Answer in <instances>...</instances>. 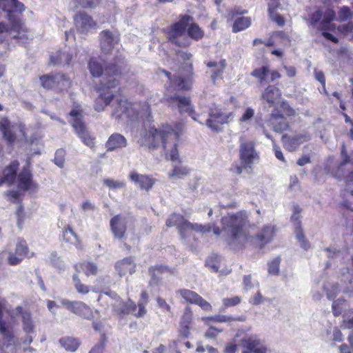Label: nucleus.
Segmentation results:
<instances>
[{
	"mask_svg": "<svg viewBox=\"0 0 353 353\" xmlns=\"http://www.w3.org/2000/svg\"><path fill=\"white\" fill-rule=\"evenodd\" d=\"M172 82L178 90L188 91L192 87V80L186 79L183 77H174Z\"/></svg>",
	"mask_w": 353,
	"mask_h": 353,
	"instance_id": "obj_43",
	"label": "nucleus"
},
{
	"mask_svg": "<svg viewBox=\"0 0 353 353\" xmlns=\"http://www.w3.org/2000/svg\"><path fill=\"white\" fill-rule=\"evenodd\" d=\"M103 184L112 190H117L124 188L125 183L123 181H115L112 179H104Z\"/></svg>",
	"mask_w": 353,
	"mask_h": 353,
	"instance_id": "obj_49",
	"label": "nucleus"
},
{
	"mask_svg": "<svg viewBox=\"0 0 353 353\" xmlns=\"http://www.w3.org/2000/svg\"><path fill=\"white\" fill-rule=\"evenodd\" d=\"M59 343L67 351L75 352L81 345V341L72 336H64L59 339Z\"/></svg>",
	"mask_w": 353,
	"mask_h": 353,
	"instance_id": "obj_35",
	"label": "nucleus"
},
{
	"mask_svg": "<svg viewBox=\"0 0 353 353\" xmlns=\"http://www.w3.org/2000/svg\"><path fill=\"white\" fill-rule=\"evenodd\" d=\"M332 312H333L334 316H339L341 314L342 310H343V308L341 307V300L334 301L332 303Z\"/></svg>",
	"mask_w": 353,
	"mask_h": 353,
	"instance_id": "obj_60",
	"label": "nucleus"
},
{
	"mask_svg": "<svg viewBox=\"0 0 353 353\" xmlns=\"http://www.w3.org/2000/svg\"><path fill=\"white\" fill-rule=\"evenodd\" d=\"M57 72L49 74H43L39 77L41 86L46 90H54L56 81H57Z\"/></svg>",
	"mask_w": 353,
	"mask_h": 353,
	"instance_id": "obj_38",
	"label": "nucleus"
},
{
	"mask_svg": "<svg viewBox=\"0 0 353 353\" xmlns=\"http://www.w3.org/2000/svg\"><path fill=\"white\" fill-rule=\"evenodd\" d=\"M232 112H225L221 108L214 106L209 108L208 118L205 120V124L212 131L219 132L222 130L223 125L228 123L233 117Z\"/></svg>",
	"mask_w": 353,
	"mask_h": 353,
	"instance_id": "obj_10",
	"label": "nucleus"
},
{
	"mask_svg": "<svg viewBox=\"0 0 353 353\" xmlns=\"http://www.w3.org/2000/svg\"><path fill=\"white\" fill-rule=\"evenodd\" d=\"M158 306L161 308L163 311L170 312H171V306L166 302V301L161 297L158 296L156 299Z\"/></svg>",
	"mask_w": 353,
	"mask_h": 353,
	"instance_id": "obj_58",
	"label": "nucleus"
},
{
	"mask_svg": "<svg viewBox=\"0 0 353 353\" xmlns=\"http://www.w3.org/2000/svg\"><path fill=\"white\" fill-rule=\"evenodd\" d=\"M296 229H295V233H296V236L297 239L301 243H306V244H308L305 240V238L304 236V232L301 228V223L300 224H298V223H296Z\"/></svg>",
	"mask_w": 353,
	"mask_h": 353,
	"instance_id": "obj_55",
	"label": "nucleus"
},
{
	"mask_svg": "<svg viewBox=\"0 0 353 353\" xmlns=\"http://www.w3.org/2000/svg\"><path fill=\"white\" fill-rule=\"evenodd\" d=\"M165 225L168 228L176 227L179 234L182 239H186L190 232L195 231L201 233L210 232L211 228L208 224L201 225L192 223L185 217L176 212L172 213L165 221Z\"/></svg>",
	"mask_w": 353,
	"mask_h": 353,
	"instance_id": "obj_7",
	"label": "nucleus"
},
{
	"mask_svg": "<svg viewBox=\"0 0 353 353\" xmlns=\"http://www.w3.org/2000/svg\"><path fill=\"white\" fill-rule=\"evenodd\" d=\"M185 130L184 124L181 122H175L172 124L163 123L159 128L150 127L145 134L139 139V143L148 149H156L161 143L163 150H167L168 139L173 138L174 142L169 152H165L166 156L172 161L181 163L178 151V141Z\"/></svg>",
	"mask_w": 353,
	"mask_h": 353,
	"instance_id": "obj_1",
	"label": "nucleus"
},
{
	"mask_svg": "<svg viewBox=\"0 0 353 353\" xmlns=\"http://www.w3.org/2000/svg\"><path fill=\"white\" fill-rule=\"evenodd\" d=\"M17 178L19 188L24 191L37 188V184L33 181L32 174L28 165L23 167Z\"/></svg>",
	"mask_w": 353,
	"mask_h": 353,
	"instance_id": "obj_22",
	"label": "nucleus"
},
{
	"mask_svg": "<svg viewBox=\"0 0 353 353\" xmlns=\"http://www.w3.org/2000/svg\"><path fill=\"white\" fill-rule=\"evenodd\" d=\"M274 235V227L265 225L256 234V239L260 242L261 247L271 241Z\"/></svg>",
	"mask_w": 353,
	"mask_h": 353,
	"instance_id": "obj_32",
	"label": "nucleus"
},
{
	"mask_svg": "<svg viewBox=\"0 0 353 353\" xmlns=\"http://www.w3.org/2000/svg\"><path fill=\"white\" fill-rule=\"evenodd\" d=\"M178 21L163 30L168 42L179 48L190 47V39L198 41L205 36L204 30L189 14H180Z\"/></svg>",
	"mask_w": 353,
	"mask_h": 353,
	"instance_id": "obj_2",
	"label": "nucleus"
},
{
	"mask_svg": "<svg viewBox=\"0 0 353 353\" xmlns=\"http://www.w3.org/2000/svg\"><path fill=\"white\" fill-rule=\"evenodd\" d=\"M113 114L117 119H120L123 116L129 119L132 118L135 115L133 103L127 100H119Z\"/></svg>",
	"mask_w": 353,
	"mask_h": 353,
	"instance_id": "obj_24",
	"label": "nucleus"
},
{
	"mask_svg": "<svg viewBox=\"0 0 353 353\" xmlns=\"http://www.w3.org/2000/svg\"><path fill=\"white\" fill-rule=\"evenodd\" d=\"M260 159L259 152L255 149V143L253 141L241 142L239 146V160L241 165L234 163L231 165L230 171L234 174H241L243 170H252V165Z\"/></svg>",
	"mask_w": 353,
	"mask_h": 353,
	"instance_id": "obj_6",
	"label": "nucleus"
},
{
	"mask_svg": "<svg viewBox=\"0 0 353 353\" xmlns=\"http://www.w3.org/2000/svg\"><path fill=\"white\" fill-rule=\"evenodd\" d=\"M281 97V90L273 85H268L261 94L262 100L265 101L270 107L273 106Z\"/></svg>",
	"mask_w": 353,
	"mask_h": 353,
	"instance_id": "obj_26",
	"label": "nucleus"
},
{
	"mask_svg": "<svg viewBox=\"0 0 353 353\" xmlns=\"http://www.w3.org/2000/svg\"><path fill=\"white\" fill-rule=\"evenodd\" d=\"M222 330H219L214 327H210L205 332V336L210 339H214L216 337L219 332H221Z\"/></svg>",
	"mask_w": 353,
	"mask_h": 353,
	"instance_id": "obj_61",
	"label": "nucleus"
},
{
	"mask_svg": "<svg viewBox=\"0 0 353 353\" xmlns=\"http://www.w3.org/2000/svg\"><path fill=\"white\" fill-rule=\"evenodd\" d=\"M193 311L190 306L187 305L184 307L183 314L180 317L178 330L179 337L183 339H188L191 334V330L193 328Z\"/></svg>",
	"mask_w": 353,
	"mask_h": 353,
	"instance_id": "obj_16",
	"label": "nucleus"
},
{
	"mask_svg": "<svg viewBox=\"0 0 353 353\" xmlns=\"http://www.w3.org/2000/svg\"><path fill=\"white\" fill-rule=\"evenodd\" d=\"M57 81H56L55 90L58 93L68 91L72 86L70 78L62 72H57Z\"/></svg>",
	"mask_w": 353,
	"mask_h": 353,
	"instance_id": "obj_33",
	"label": "nucleus"
},
{
	"mask_svg": "<svg viewBox=\"0 0 353 353\" xmlns=\"http://www.w3.org/2000/svg\"><path fill=\"white\" fill-rule=\"evenodd\" d=\"M176 293L181 296L185 303L196 305L205 312H211L212 310L211 304L195 291L181 288Z\"/></svg>",
	"mask_w": 353,
	"mask_h": 353,
	"instance_id": "obj_13",
	"label": "nucleus"
},
{
	"mask_svg": "<svg viewBox=\"0 0 353 353\" xmlns=\"http://www.w3.org/2000/svg\"><path fill=\"white\" fill-rule=\"evenodd\" d=\"M0 332L6 337V338H11L12 332L8 330L6 323L0 320Z\"/></svg>",
	"mask_w": 353,
	"mask_h": 353,
	"instance_id": "obj_62",
	"label": "nucleus"
},
{
	"mask_svg": "<svg viewBox=\"0 0 353 353\" xmlns=\"http://www.w3.org/2000/svg\"><path fill=\"white\" fill-rule=\"evenodd\" d=\"M205 64L208 68H214V69L212 71L211 79L215 82L216 80L221 77L226 68V61L225 59H221L219 62H216L215 61H205Z\"/></svg>",
	"mask_w": 353,
	"mask_h": 353,
	"instance_id": "obj_31",
	"label": "nucleus"
},
{
	"mask_svg": "<svg viewBox=\"0 0 353 353\" xmlns=\"http://www.w3.org/2000/svg\"><path fill=\"white\" fill-rule=\"evenodd\" d=\"M165 101L169 107L176 109L181 114H188L194 121H198L199 114L195 112L191 97L176 93L166 94Z\"/></svg>",
	"mask_w": 353,
	"mask_h": 353,
	"instance_id": "obj_8",
	"label": "nucleus"
},
{
	"mask_svg": "<svg viewBox=\"0 0 353 353\" xmlns=\"http://www.w3.org/2000/svg\"><path fill=\"white\" fill-rule=\"evenodd\" d=\"M100 43L103 49L111 50L114 46V37L112 32L108 30H103L100 33Z\"/></svg>",
	"mask_w": 353,
	"mask_h": 353,
	"instance_id": "obj_37",
	"label": "nucleus"
},
{
	"mask_svg": "<svg viewBox=\"0 0 353 353\" xmlns=\"http://www.w3.org/2000/svg\"><path fill=\"white\" fill-rule=\"evenodd\" d=\"M72 281L79 294H86L90 291V287L82 283L77 273L72 275Z\"/></svg>",
	"mask_w": 353,
	"mask_h": 353,
	"instance_id": "obj_44",
	"label": "nucleus"
},
{
	"mask_svg": "<svg viewBox=\"0 0 353 353\" xmlns=\"http://www.w3.org/2000/svg\"><path fill=\"white\" fill-rule=\"evenodd\" d=\"M77 274L81 271L87 276H94L97 274L98 268L97 265L91 261H84L75 265L74 266Z\"/></svg>",
	"mask_w": 353,
	"mask_h": 353,
	"instance_id": "obj_34",
	"label": "nucleus"
},
{
	"mask_svg": "<svg viewBox=\"0 0 353 353\" xmlns=\"http://www.w3.org/2000/svg\"><path fill=\"white\" fill-rule=\"evenodd\" d=\"M309 140H310V135L307 132L294 136H288L284 134L281 137L284 148L289 151H294L301 143Z\"/></svg>",
	"mask_w": 353,
	"mask_h": 353,
	"instance_id": "obj_20",
	"label": "nucleus"
},
{
	"mask_svg": "<svg viewBox=\"0 0 353 353\" xmlns=\"http://www.w3.org/2000/svg\"><path fill=\"white\" fill-rule=\"evenodd\" d=\"M269 72V67L267 65H263L260 68L254 69L251 72V76L256 79L259 83L262 85L266 82V77Z\"/></svg>",
	"mask_w": 353,
	"mask_h": 353,
	"instance_id": "obj_41",
	"label": "nucleus"
},
{
	"mask_svg": "<svg viewBox=\"0 0 353 353\" xmlns=\"http://www.w3.org/2000/svg\"><path fill=\"white\" fill-rule=\"evenodd\" d=\"M336 12L332 8H328L324 13L318 9L309 15V19L312 25H316L320 22V30H330V23L334 20Z\"/></svg>",
	"mask_w": 353,
	"mask_h": 353,
	"instance_id": "obj_14",
	"label": "nucleus"
},
{
	"mask_svg": "<svg viewBox=\"0 0 353 353\" xmlns=\"http://www.w3.org/2000/svg\"><path fill=\"white\" fill-rule=\"evenodd\" d=\"M254 115V110L252 108H248L245 112L242 114V116L239 119V121L241 123L245 122L250 119H251Z\"/></svg>",
	"mask_w": 353,
	"mask_h": 353,
	"instance_id": "obj_56",
	"label": "nucleus"
},
{
	"mask_svg": "<svg viewBox=\"0 0 353 353\" xmlns=\"http://www.w3.org/2000/svg\"><path fill=\"white\" fill-rule=\"evenodd\" d=\"M16 215L17 217V223L19 227H21L23 222L25 219V213H24V208L21 203L19 204L18 206L17 211H16Z\"/></svg>",
	"mask_w": 353,
	"mask_h": 353,
	"instance_id": "obj_54",
	"label": "nucleus"
},
{
	"mask_svg": "<svg viewBox=\"0 0 353 353\" xmlns=\"http://www.w3.org/2000/svg\"><path fill=\"white\" fill-rule=\"evenodd\" d=\"M23 259V258L21 256H19L15 253L10 252L8 257V263L10 265H17L19 264Z\"/></svg>",
	"mask_w": 353,
	"mask_h": 353,
	"instance_id": "obj_53",
	"label": "nucleus"
},
{
	"mask_svg": "<svg viewBox=\"0 0 353 353\" xmlns=\"http://www.w3.org/2000/svg\"><path fill=\"white\" fill-rule=\"evenodd\" d=\"M108 338L106 334L103 332L98 343L94 345L89 351L90 353H104Z\"/></svg>",
	"mask_w": 353,
	"mask_h": 353,
	"instance_id": "obj_45",
	"label": "nucleus"
},
{
	"mask_svg": "<svg viewBox=\"0 0 353 353\" xmlns=\"http://www.w3.org/2000/svg\"><path fill=\"white\" fill-rule=\"evenodd\" d=\"M281 263V258L276 257L270 261L268 265V273L272 275H277L279 273V266Z\"/></svg>",
	"mask_w": 353,
	"mask_h": 353,
	"instance_id": "obj_48",
	"label": "nucleus"
},
{
	"mask_svg": "<svg viewBox=\"0 0 353 353\" xmlns=\"http://www.w3.org/2000/svg\"><path fill=\"white\" fill-rule=\"evenodd\" d=\"M113 65L117 68V69L119 70L118 73L111 74L110 73V79H117V78L120 77L122 74L121 67L117 63H107L105 67L103 66L102 63H100L97 58L92 57L90 59L88 64V69L90 70V72L94 77H102V79L100 80L99 85H103V82L105 80H108V78L106 79L105 73L107 68L110 66Z\"/></svg>",
	"mask_w": 353,
	"mask_h": 353,
	"instance_id": "obj_11",
	"label": "nucleus"
},
{
	"mask_svg": "<svg viewBox=\"0 0 353 353\" xmlns=\"http://www.w3.org/2000/svg\"><path fill=\"white\" fill-rule=\"evenodd\" d=\"M148 271L150 276L148 285L150 287L159 285L162 283L163 276L165 274H172L174 272L172 269L163 264L151 265Z\"/></svg>",
	"mask_w": 353,
	"mask_h": 353,
	"instance_id": "obj_19",
	"label": "nucleus"
},
{
	"mask_svg": "<svg viewBox=\"0 0 353 353\" xmlns=\"http://www.w3.org/2000/svg\"><path fill=\"white\" fill-rule=\"evenodd\" d=\"M273 150H274V154H275V157L280 161H283V162H285V157L283 154V152L280 148V147L276 144L275 143H274L273 144Z\"/></svg>",
	"mask_w": 353,
	"mask_h": 353,
	"instance_id": "obj_64",
	"label": "nucleus"
},
{
	"mask_svg": "<svg viewBox=\"0 0 353 353\" xmlns=\"http://www.w3.org/2000/svg\"><path fill=\"white\" fill-rule=\"evenodd\" d=\"M74 24L78 32L88 34L92 30H96L97 23L84 11H79L74 16Z\"/></svg>",
	"mask_w": 353,
	"mask_h": 353,
	"instance_id": "obj_15",
	"label": "nucleus"
},
{
	"mask_svg": "<svg viewBox=\"0 0 353 353\" xmlns=\"http://www.w3.org/2000/svg\"><path fill=\"white\" fill-rule=\"evenodd\" d=\"M19 167V162L17 160L12 161L9 165L6 166L2 171V178L4 183L12 185L17 176V171Z\"/></svg>",
	"mask_w": 353,
	"mask_h": 353,
	"instance_id": "obj_27",
	"label": "nucleus"
},
{
	"mask_svg": "<svg viewBox=\"0 0 353 353\" xmlns=\"http://www.w3.org/2000/svg\"><path fill=\"white\" fill-rule=\"evenodd\" d=\"M130 179L135 184L139 185L140 189L148 191L153 186L155 179L150 175L141 174L136 172H132Z\"/></svg>",
	"mask_w": 353,
	"mask_h": 353,
	"instance_id": "obj_25",
	"label": "nucleus"
},
{
	"mask_svg": "<svg viewBox=\"0 0 353 353\" xmlns=\"http://www.w3.org/2000/svg\"><path fill=\"white\" fill-rule=\"evenodd\" d=\"M61 236L63 241L73 244L77 248L82 249L83 245L81 239L74 232L70 225H66L62 230Z\"/></svg>",
	"mask_w": 353,
	"mask_h": 353,
	"instance_id": "obj_28",
	"label": "nucleus"
},
{
	"mask_svg": "<svg viewBox=\"0 0 353 353\" xmlns=\"http://www.w3.org/2000/svg\"><path fill=\"white\" fill-rule=\"evenodd\" d=\"M72 54L59 50L57 51L54 54H52L50 56V62L53 65H58L61 63L63 60L65 64L69 65L72 61Z\"/></svg>",
	"mask_w": 353,
	"mask_h": 353,
	"instance_id": "obj_40",
	"label": "nucleus"
},
{
	"mask_svg": "<svg viewBox=\"0 0 353 353\" xmlns=\"http://www.w3.org/2000/svg\"><path fill=\"white\" fill-rule=\"evenodd\" d=\"M279 6L280 3L278 1H276L275 4H270L268 6V11L270 17L272 19V21L276 23L278 26H283L285 22L284 17L281 14L276 12Z\"/></svg>",
	"mask_w": 353,
	"mask_h": 353,
	"instance_id": "obj_39",
	"label": "nucleus"
},
{
	"mask_svg": "<svg viewBox=\"0 0 353 353\" xmlns=\"http://www.w3.org/2000/svg\"><path fill=\"white\" fill-rule=\"evenodd\" d=\"M110 226L114 238L123 239L125 237L127 225L121 214H117L110 219Z\"/></svg>",
	"mask_w": 353,
	"mask_h": 353,
	"instance_id": "obj_23",
	"label": "nucleus"
},
{
	"mask_svg": "<svg viewBox=\"0 0 353 353\" xmlns=\"http://www.w3.org/2000/svg\"><path fill=\"white\" fill-rule=\"evenodd\" d=\"M279 108L281 109V113H282L285 118L294 117L296 115V110L290 106L286 100H283L280 102Z\"/></svg>",
	"mask_w": 353,
	"mask_h": 353,
	"instance_id": "obj_46",
	"label": "nucleus"
},
{
	"mask_svg": "<svg viewBox=\"0 0 353 353\" xmlns=\"http://www.w3.org/2000/svg\"><path fill=\"white\" fill-rule=\"evenodd\" d=\"M248 217L242 211L236 213L228 214L221 219L223 231L225 232L232 241L245 236V227L248 224Z\"/></svg>",
	"mask_w": 353,
	"mask_h": 353,
	"instance_id": "obj_4",
	"label": "nucleus"
},
{
	"mask_svg": "<svg viewBox=\"0 0 353 353\" xmlns=\"http://www.w3.org/2000/svg\"><path fill=\"white\" fill-rule=\"evenodd\" d=\"M266 123L274 132L277 133H283L290 129V123L277 108L272 110Z\"/></svg>",
	"mask_w": 353,
	"mask_h": 353,
	"instance_id": "obj_17",
	"label": "nucleus"
},
{
	"mask_svg": "<svg viewBox=\"0 0 353 353\" xmlns=\"http://www.w3.org/2000/svg\"><path fill=\"white\" fill-rule=\"evenodd\" d=\"M62 304L67 310L83 319L90 320L93 317L92 309L83 301L65 299L62 301Z\"/></svg>",
	"mask_w": 353,
	"mask_h": 353,
	"instance_id": "obj_18",
	"label": "nucleus"
},
{
	"mask_svg": "<svg viewBox=\"0 0 353 353\" xmlns=\"http://www.w3.org/2000/svg\"><path fill=\"white\" fill-rule=\"evenodd\" d=\"M69 115L73 118L72 126L75 133L85 145L93 148L95 145V137L90 134L85 123L83 121L82 110L72 109L69 112Z\"/></svg>",
	"mask_w": 353,
	"mask_h": 353,
	"instance_id": "obj_9",
	"label": "nucleus"
},
{
	"mask_svg": "<svg viewBox=\"0 0 353 353\" xmlns=\"http://www.w3.org/2000/svg\"><path fill=\"white\" fill-rule=\"evenodd\" d=\"M243 348L242 353H266L267 348L263 345L261 341L253 336H245L241 341Z\"/></svg>",
	"mask_w": 353,
	"mask_h": 353,
	"instance_id": "obj_21",
	"label": "nucleus"
},
{
	"mask_svg": "<svg viewBox=\"0 0 353 353\" xmlns=\"http://www.w3.org/2000/svg\"><path fill=\"white\" fill-rule=\"evenodd\" d=\"M127 145L126 139L121 134H111L105 143L107 151H113L117 149L125 148Z\"/></svg>",
	"mask_w": 353,
	"mask_h": 353,
	"instance_id": "obj_30",
	"label": "nucleus"
},
{
	"mask_svg": "<svg viewBox=\"0 0 353 353\" xmlns=\"http://www.w3.org/2000/svg\"><path fill=\"white\" fill-rule=\"evenodd\" d=\"M190 174V169L181 164L174 165L170 172L168 173L170 179H183Z\"/></svg>",
	"mask_w": 353,
	"mask_h": 353,
	"instance_id": "obj_42",
	"label": "nucleus"
},
{
	"mask_svg": "<svg viewBox=\"0 0 353 353\" xmlns=\"http://www.w3.org/2000/svg\"><path fill=\"white\" fill-rule=\"evenodd\" d=\"M247 13L248 10L245 9L232 8L228 11L227 14L228 19L234 21L232 26L233 32L236 33L243 31L251 26V18L242 16Z\"/></svg>",
	"mask_w": 353,
	"mask_h": 353,
	"instance_id": "obj_12",
	"label": "nucleus"
},
{
	"mask_svg": "<svg viewBox=\"0 0 353 353\" xmlns=\"http://www.w3.org/2000/svg\"><path fill=\"white\" fill-rule=\"evenodd\" d=\"M234 321H236L235 318L225 315H216L214 319V322L218 323L232 322Z\"/></svg>",
	"mask_w": 353,
	"mask_h": 353,
	"instance_id": "obj_63",
	"label": "nucleus"
},
{
	"mask_svg": "<svg viewBox=\"0 0 353 353\" xmlns=\"http://www.w3.org/2000/svg\"><path fill=\"white\" fill-rule=\"evenodd\" d=\"M0 130L2 132L4 139L8 143H13L15 142L17 137L11 128L10 123L8 120H5L0 123Z\"/></svg>",
	"mask_w": 353,
	"mask_h": 353,
	"instance_id": "obj_36",
	"label": "nucleus"
},
{
	"mask_svg": "<svg viewBox=\"0 0 353 353\" xmlns=\"http://www.w3.org/2000/svg\"><path fill=\"white\" fill-rule=\"evenodd\" d=\"M241 302V298L239 296H234L230 298H225L223 299V304L225 307L236 306Z\"/></svg>",
	"mask_w": 353,
	"mask_h": 353,
	"instance_id": "obj_51",
	"label": "nucleus"
},
{
	"mask_svg": "<svg viewBox=\"0 0 353 353\" xmlns=\"http://www.w3.org/2000/svg\"><path fill=\"white\" fill-rule=\"evenodd\" d=\"M339 17L341 20L345 21L350 18L352 16L350 8L347 6H343L339 12Z\"/></svg>",
	"mask_w": 353,
	"mask_h": 353,
	"instance_id": "obj_57",
	"label": "nucleus"
},
{
	"mask_svg": "<svg viewBox=\"0 0 353 353\" xmlns=\"http://www.w3.org/2000/svg\"><path fill=\"white\" fill-rule=\"evenodd\" d=\"M7 196L8 197L9 200L13 203H21V194L17 190H10L7 192Z\"/></svg>",
	"mask_w": 353,
	"mask_h": 353,
	"instance_id": "obj_52",
	"label": "nucleus"
},
{
	"mask_svg": "<svg viewBox=\"0 0 353 353\" xmlns=\"http://www.w3.org/2000/svg\"><path fill=\"white\" fill-rule=\"evenodd\" d=\"M116 270L122 276L126 274H132L135 272L136 265L132 257H125L119 261L115 265Z\"/></svg>",
	"mask_w": 353,
	"mask_h": 353,
	"instance_id": "obj_29",
	"label": "nucleus"
},
{
	"mask_svg": "<svg viewBox=\"0 0 353 353\" xmlns=\"http://www.w3.org/2000/svg\"><path fill=\"white\" fill-rule=\"evenodd\" d=\"M272 36L280 39L283 42H286L287 43H290V37L285 33L284 31H274L272 32Z\"/></svg>",
	"mask_w": 353,
	"mask_h": 353,
	"instance_id": "obj_59",
	"label": "nucleus"
},
{
	"mask_svg": "<svg viewBox=\"0 0 353 353\" xmlns=\"http://www.w3.org/2000/svg\"><path fill=\"white\" fill-rule=\"evenodd\" d=\"M119 70L115 66L110 65L106 70V79L103 82V85H99L98 90L101 92L94 101V108L97 112L103 111L105 107L110 104L115 97V93L121 91L119 87V81L118 79H110L111 74H117Z\"/></svg>",
	"mask_w": 353,
	"mask_h": 353,
	"instance_id": "obj_3",
	"label": "nucleus"
},
{
	"mask_svg": "<svg viewBox=\"0 0 353 353\" xmlns=\"http://www.w3.org/2000/svg\"><path fill=\"white\" fill-rule=\"evenodd\" d=\"M65 151L61 148L58 149L54 155V162L59 168H63L65 163Z\"/></svg>",
	"mask_w": 353,
	"mask_h": 353,
	"instance_id": "obj_50",
	"label": "nucleus"
},
{
	"mask_svg": "<svg viewBox=\"0 0 353 353\" xmlns=\"http://www.w3.org/2000/svg\"><path fill=\"white\" fill-rule=\"evenodd\" d=\"M148 302V294L146 291L143 290L141 292L140 299L137 304L131 299H129L128 301L119 299L118 303L113 305L112 310L120 318H123L128 314H132L137 318H141L147 313L145 307Z\"/></svg>",
	"mask_w": 353,
	"mask_h": 353,
	"instance_id": "obj_5",
	"label": "nucleus"
},
{
	"mask_svg": "<svg viewBox=\"0 0 353 353\" xmlns=\"http://www.w3.org/2000/svg\"><path fill=\"white\" fill-rule=\"evenodd\" d=\"M28 252L29 248L28 247L26 241L23 239L19 240L17 243L14 253L24 258L26 256H28Z\"/></svg>",
	"mask_w": 353,
	"mask_h": 353,
	"instance_id": "obj_47",
	"label": "nucleus"
}]
</instances>
